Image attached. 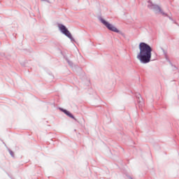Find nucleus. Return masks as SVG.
<instances>
[{"label": "nucleus", "instance_id": "1", "mask_svg": "<svg viewBox=\"0 0 179 179\" xmlns=\"http://www.w3.org/2000/svg\"><path fill=\"white\" fill-rule=\"evenodd\" d=\"M139 51L137 52L136 58L141 64H149L152 61V47L148 43L141 42L138 45Z\"/></svg>", "mask_w": 179, "mask_h": 179}, {"label": "nucleus", "instance_id": "2", "mask_svg": "<svg viewBox=\"0 0 179 179\" xmlns=\"http://www.w3.org/2000/svg\"><path fill=\"white\" fill-rule=\"evenodd\" d=\"M101 22L103 26H105L108 29V30L113 31L114 33H117V34H120L121 36H124V33H122L121 30L118 29L116 26L108 22L106 20L101 18Z\"/></svg>", "mask_w": 179, "mask_h": 179}, {"label": "nucleus", "instance_id": "3", "mask_svg": "<svg viewBox=\"0 0 179 179\" xmlns=\"http://www.w3.org/2000/svg\"><path fill=\"white\" fill-rule=\"evenodd\" d=\"M57 27H58L59 31H61V33H62V34H64V36H66V37L70 38V40H71V41H73V37H72V34H71L69 30H68L66 27H65V25H64L62 24H57Z\"/></svg>", "mask_w": 179, "mask_h": 179}, {"label": "nucleus", "instance_id": "4", "mask_svg": "<svg viewBox=\"0 0 179 179\" xmlns=\"http://www.w3.org/2000/svg\"><path fill=\"white\" fill-rule=\"evenodd\" d=\"M148 6L150 9L154 10L155 13H158L159 15H163L164 16H166L165 13L163 11V10H162V8L159 6L155 5L152 2H149Z\"/></svg>", "mask_w": 179, "mask_h": 179}, {"label": "nucleus", "instance_id": "5", "mask_svg": "<svg viewBox=\"0 0 179 179\" xmlns=\"http://www.w3.org/2000/svg\"><path fill=\"white\" fill-rule=\"evenodd\" d=\"M62 111H63V113H64V114H66V115H68L69 117H70L71 118H75L73 117V115H72V113H70L69 111L64 110V109H61Z\"/></svg>", "mask_w": 179, "mask_h": 179}, {"label": "nucleus", "instance_id": "6", "mask_svg": "<svg viewBox=\"0 0 179 179\" xmlns=\"http://www.w3.org/2000/svg\"><path fill=\"white\" fill-rule=\"evenodd\" d=\"M9 153L10 155V156H12V157H13V152L12 150H9Z\"/></svg>", "mask_w": 179, "mask_h": 179}, {"label": "nucleus", "instance_id": "7", "mask_svg": "<svg viewBox=\"0 0 179 179\" xmlns=\"http://www.w3.org/2000/svg\"><path fill=\"white\" fill-rule=\"evenodd\" d=\"M41 1H47V0H41Z\"/></svg>", "mask_w": 179, "mask_h": 179}]
</instances>
